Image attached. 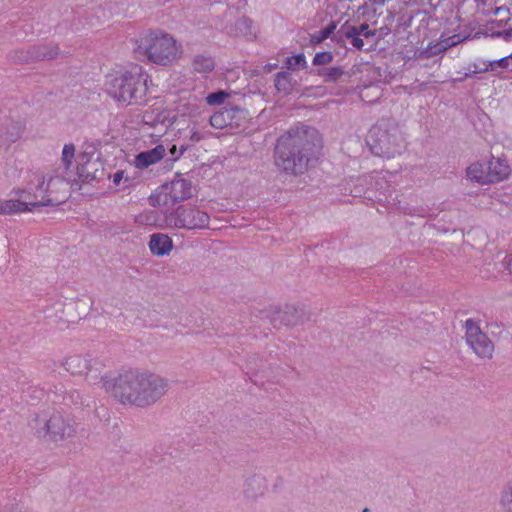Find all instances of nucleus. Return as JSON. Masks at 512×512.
<instances>
[{
  "mask_svg": "<svg viewBox=\"0 0 512 512\" xmlns=\"http://www.w3.org/2000/svg\"><path fill=\"white\" fill-rule=\"evenodd\" d=\"M193 70L200 74H209L215 69V60L207 54H197L192 60Z\"/></svg>",
  "mask_w": 512,
  "mask_h": 512,
  "instance_id": "412c9836",
  "label": "nucleus"
},
{
  "mask_svg": "<svg viewBox=\"0 0 512 512\" xmlns=\"http://www.w3.org/2000/svg\"><path fill=\"white\" fill-rule=\"evenodd\" d=\"M75 152H76V149H75L74 144H72V143L65 144L62 148V153H61V162H62L63 167L50 169V170H47L44 172L37 173V174H45V173H50V172H56L58 175H60L63 178L64 185L61 186V188L57 194V199H58L57 203L61 202V196H62L61 194L67 186L66 174L70 171V168L72 167V164H73V161L75 158Z\"/></svg>",
  "mask_w": 512,
  "mask_h": 512,
  "instance_id": "2eb2a0df",
  "label": "nucleus"
},
{
  "mask_svg": "<svg viewBox=\"0 0 512 512\" xmlns=\"http://www.w3.org/2000/svg\"><path fill=\"white\" fill-rule=\"evenodd\" d=\"M134 50L147 63L159 67L176 66L185 55L181 41L161 28L148 29L140 34L135 40Z\"/></svg>",
  "mask_w": 512,
  "mask_h": 512,
  "instance_id": "20e7f679",
  "label": "nucleus"
},
{
  "mask_svg": "<svg viewBox=\"0 0 512 512\" xmlns=\"http://www.w3.org/2000/svg\"><path fill=\"white\" fill-rule=\"evenodd\" d=\"M186 151V147H181L180 150H179V153L177 154V157H180L181 155H183V153Z\"/></svg>",
  "mask_w": 512,
  "mask_h": 512,
  "instance_id": "4c0bfd02",
  "label": "nucleus"
},
{
  "mask_svg": "<svg viewBox=\"0 0 512 512\" xmlns=\"http://www.w3.org/2000/svg\"><path fill=\"white\" fill-rule=\"evenodd\" d=\"M330 31L329 30H324L322 32V36L318 39V40H323L325 39L328 35H329Z\"/></svg>",
  "mask_w": 512,
  "mask_h": 512,
  "instance_id": "e433bc0d",
  "label": "nucleus"
},
{
  "mask_svg": "<svg viewBox=\"0 0 512 512\" xmlns=\"http://www.w3.org/2000/svg\"><path fill=\"white\" fill-rule=\"evenodd\" d=\"M286 66L291 70L304 69L306 67L305 55L303 53H299L297 55L287 57Z\"/></svg>",
  "mask_w": 512,
  "mask_h": 512,
  "instance_id": "bb28decb",
  "label": "nucleus"
},
{
  "mask_svg": "<svg viewBox=\"0 0 512 512\" xmlns=\"http://www.w3.org/2000/svg\"><path fill=\"white\" fill-rule=\"evenodd\" d=\"M191 195V183L185 179L178 178L160 186L150 196V202L153 206L172 207L176 203L190 198Z\"/></svg>",
  "mask_w": 512,
  "mask_h": 512,
  "instance_id": "9b49d317",
  "label": "nucleus"
},
{
  "mask_svg": "<svg viewBox=\"0 0 512 512\" xmlns=\"http://www.w3.org/2000/svg\"><path fill=\"white\" fill-rule=\"evenodd\" d=\"M505 269L506 271L512 275V254L508 255L505 260Z\"/></svg>",
  "mask_w": 512,
  "mask_h": 512,
  "instance_id": "473e14b6",
  "label": "nucleus"
},
{
  "mask_svg": "<svg viewBox=\"0 0 512 512\" xmlns=\"http://www.w3.org/2000/svg\"><path fill=\"white\" fill-rule=\"evenodd\" d=\"M149 74L142 66L133 65L113 71L105 77V90L116 101L126 105L141 104L148 93Z\"/></svg>",
  "mask_w": 512,
  "mask_h": 512,
  "instance_id": "39448f33",
  "label": "nucleus"
},
{
  "mask_svg": "<svg viewBox=\"0 0 512 512\" xmlns=\"http://www.w3.org/2000/svg\"><path fill=\"white\" fill-rule=\"evenodd\" d=\"M460 41L461 40L459 39L458 36H453V37H450L447 39L440 40L433 47L429 46L428 49L426 50V54H427V56H431V55H434L437 53H441V52L447 50L448 48L456 45Z\"/></svg>",
  "mask_w": 512,
  "mask_h": 512,
  "instance_id": "5701e85b",
  "label": "nucleus"
},
{
  "mask_svg": "<svg viewBox=\"0 0 512 512\" xmlns=\"http://www.w3.org/2000/svg\"><path fill=\"white\" fill-rule=\"evenodd\" d=\"M333 60V56L330 52H318L316 53L313 64L314 65H324L329 64Z\"/></svg>",
  "mask_w": 512,
  "mask_h": 512,
  "instance_id": "c85d7f7f",
  "label": "nucleus"
},
{
  "mask_svg": "<svg viewBox=\"0 0 512 512\" xmlns=\"http://www.w3.org/2000/svg\"><path fill=\"white\" fill-rule=\"evenodd\" d=\"M466 341L473 352L480 358L490 359L494 353V344L489 337L482 332L478 323L473 320L465 322Z\"/></svg>",
  "mask_w": 512,
  "mask_h": 512,
  "instance_id": "ddd939ff",
  "label": "nucleus"
},
{
  "mask_svg": "<svg viewBox=\"0 0 512 512\" xmlns=\"http://www.w3.org/2000/svg\"><path fill=\"white\" fill-rule=\"evenodd\" d=\"M275 87L280 92L289 93V91L292 88L291 81H290V75L285 72H280V73L276 74Z\"/></svg>",
  "mask_w": 512,
  "mask_h": 512,
  "instance_id": "b1692460",
  "label": "nucleus"
},
{
  "mask_svg": "<svg viewBox=\"0 0 512 512\" xmlns=\"http://www.w3.org/2000/svg\"><path fill=\"white\" fill-rule=\"evenodd\" d=\"M511 168L505 159L490 157L487 160H477L466 168L467 178L479 184H493L508 179Z\"/></svg>",
  "mask_w": 512,
  "mask_h": 512,
  "instance_id": "9d476101",
  "label": "nucleus"
},
{
  "mask_svg": "<svg viewBox=\"0 0 512 512\" xmlns=\"http://www.w3.org/2000/svg\"><path fill=\"white\" fill-rule=\"evenodd\" d=\"M165 155V147L163 145H158L151 150L137 154L134 159V166L140 170L146 169L161 161Z\"/></svg>",
  "mask_w": 512,
  "mask_h": 512,
  "instance_id": "dca6fc26",
  "label": "nucleus"
},
{
  "mask_svg": "<svg viewBox=\"0 0 512 512\" xmlns=\"http://www.w3.org/2000/svg\"><path fill=\"white\" fill-rule=\"evenodd\" d=\"M149 249L155 256H165L172 251L173 242L168 235L155 233L150 237Z\"/></svg>",
  "mask_w": 512,
  "mask_h": 512,
  "instance_id": "6ab92c4d",
  "label": "nucleus"
},
{
  "mask_svg": "<svg viewBox=\"0 0 512 512\" xmlns=\"http://www.w3.org/2000/svg\"><path fill=\"white\" fill-rule=\"evenodd\" d=\"M117 187L126 188L132 183V178L124 170H118L109 177Z\"/></svg>",
  "mask_w": 512,
  "mask_h": 512,
  "instance_id": "a878e982",
  "label": "nucleus"
},
{
  "mask_svg": "<svg viewBox=\"0 0 512 512\" xmlns=\"http://www.w3.org/2000/svg\"><path fill=\"white\" fill-rule=\"evenodd\" d=\"M165 220L169 227L194 230L208 228L210 217L205 211L198 208L181 207L169 213Z\"/></svg>",
  "mask_w": 512,
  "mask_h": 512,
  "instance_id": "f8f14e48",
  "label": "nucleus"
},
{
  "mask_svg": "<svg viewBox=\"0 0 512 512\" xmlns=\"http://www.w3.org/2000/svg\"><path fill=\"white\" fill-rule=\"evenodd\" d=\"M366 143L374 155L388 159L400 155L406 147L398 123L389 118L381 119L371 126Z\"/></svg>",
  "mask_w": 512,
  "mask_h": 512,
  "instance_id": "423d86ee",
  "label": "nucleus"
},
{
  "mask_svg": "<svg viewBox=\"0 0 512 512\" xmlns=\"http://www.w3.org/2000/svg\"><path fill=\"white\" fill-rule=\"evenodd\" d=\"M237 24L244 28H251V22L245 18L238 20Z\"/></svg>",
  "mask_w": 512,
  "mask_h": 512,
  "instance_id": "72a5a7b5",
  "label": "nucleus"
},
{
  "mask_svg": "<svg viewBox=\"0 0 512 512\" xmlns=\"http://www.w3.org/2000/svg\"><path fill=\"white\" fill-rule=\"evenodd\" d=\"M262 318L275 329H292L304 325L310 319L305 306L297 302H278L266 305L260 311Z\"/></svg>",
  "mask_w": 512,
  "mask_h": 512,
  "instance_id": "6e6552de",
  "label": "nucleus"
},
{
  "mask_svg": "<svg viewBox=\"0 0 512 512\" xmlns=\"http://www.w3.org/2000/svg\"><path fill=\"white\" fill-rule=\"evenodd\" d=\"M58 367L74 377H81L89 385L102 389L108 370L105 363L90 354H71L57 362Z\"/></svg>",
  "mask_w": 512,
  "mask_h": 512,
  "instance_id": "0eeeda50",
  "label": "nucleus"
},
{
  "mask_svg": "<svg viewBox=\"0 0 512 512\" xmlns=\"http://www.w3.org/2000/svg\"><path fill=\"white\" fill-rule=\"evenodd\" d=\"M341 75H342V70L340 68L332 67L326 72L325 77H326V80H328V81H334L337 78H339Z\"/></svg>",
  "mask_w": 512,
  "mask_h": 512,
  "instance_id": "7c9ffc66",
  "label": "nucleus"
},
{
  "mask_svg": "<svg viewBox=\"0 0 512 512\" xmlns=\"http://www.w3.org/2000/svg\"><path fill=\"white\" fill-rule=\"evenodd\" d=\"M498 505L503 512H512V478L503 486L499 494Z\"/></svg>",
  "mask_w": 512,
  "mask_h": 512,
  "instance_id": "4be33fe9",
  "label": "nucleus"
},
{
  "mask_svg": "<svg viewBox=\"0 0 512 512\" xmlns=\"http://www.w3.org/2000/svg\"><path fill=\"white\" fill-rule=\"evenodd\" d=\"M375 33L369 30L367 24H361L358 28H351L347 32V37L351 39L354 47L361 49L366 44H373Z\"/></svg>",
  "mask_w": 512,
  "mask_h": 512,
  "instance_id": "a211bd4d",
  "label": "nucleus"
},
{
  "mask_svg": "<svg viewBox=\"0 0 512 512\" xmlns=\"http://www.w3.org/2000/svg\"><path fill=\"white\" fill-rule=\"evenodd\" d=\"M170 153L171 155L174 157V159H177V154L179 153V151L177 150V147L176 145H173L172 148L170 149Z\"/></svg>",
  "mask_w": 512,
  "mask_h": 512,
  "instance_id": "c9c22d12",
  "label": "nucleus"
},
{
  "mask_svg": "<svg viewBox=\"0 0 512 512\" xmlns=\"http://www.w3.org/2000/svg\"><path fill=\"white\" fill-rule=\"evenodd\" d=\"M90 309L91 303L88 299L74 300L66 305V312L73 322L85 318Z\"/></svg>",
  "mask_w": 512,
  "mask_h": 512,
  "instance_id": "aec40b11",
  "label": "nucleus"
},
{
  "mask_svg": "<svg viewBox=\"0 0 512 512\" xmlns=\"http://www.w3.org/2000/svg\"><path fill=\"white\" fill-rule=\"evenodd\" d=\"M60 49L56 44H42L28 49H19L11 53L10 57L16 62H31L40 60H51L56 58Z\"/></svg>",
  "mask_w": 512,
  "mask_h": 512,
  "instance_id": "4468645a",
  "label": "nucleus"
},
{
  "mask_svg": "<svg viewBox=\"0 0 512 512\" xmlns=\"http://www.w3.org/2000/svg\"><path fill=\"white\" fill-rule=\"evenodd\" d=\"M230 122V115L228 112H217L210 117V124L217 129L226 127Z\"/></svg>",
  "mask_w": 512,
  "mask_h": 512,
  "instance_id": "393cba45",
  "label": "nucleus"
},
{
  "mask_svg": "<svg viewBox=\"0 0 512 512\" xmlns=\"http://www.w3.org/2000/svg\"><path fill=\"white\" fill-rule=\"evenodd\" d=\"M498 13H500V8H497L496 11H495V15H497Z\"/></svg>",
  "mask_w": 512,
  "mask_h": 512,
  "instance_id": "58836bf2",
  "label": "nucleus"
},
{
  "mask_svg": "<svg viewBox=\"0 0 512 512\" xmlns=\"http://www.w3.org/2000/svg\"><path fill=\"white\" fill-rule=\"evenodd\" d=\"M190 139L192 141L198 142L202 139V135L199 132L194 131V132H192Z\"/></svg>",
  "mask_w": 512,
  "mask_h": 512,
  "instance_id": "f704fd0d",
  "label": "nucleus"
},
{
  "mask_svg": "<svg viewBox=\"0 0 512 512\" xmlns=\"http://www.w3.org/2000/svg\"><path fill=\"white\" fill-rule=\"evenodd\" d=\"M101 390L123 407L146 409L167 394L169 381L150 370L129 367L115 375L108 371Z\"/></svg>",
  "mask_w": 512,
  "mask_h": 512,
  "instance_id": "f257e3e1",
  "label": "nucleus"
},
{
  "mask_svg": "<svg viewBox=\"0 0 512 512\" xmlns=\"http://www.w3.org/2000/svg\"><path fill=\"white\" fill-rule=\"evenodd\" d=\"M510 65H512L511 60L508 56H505L498 60H492L489 61L488 67L484 69V71H487L488 69L494 70L496 66H501L503 68H508Z\"/></svg>",
  "mask_w": 512,
  "mask_h": 512,
  "instance_id": "c756f323",
  "label": "nucleus"
},
{
  "mask_svg": "<svg viewBox=\"0 0 512 512\" xmlns=\"http://www.w3.org/2000/svg\"><path fill=\"white\" fill-rule=\"evenodd\" d=\"M319 132L310 127H297L282 135L276 145L275 164L288 174H301L322 151Z\"/></svg>",
  "mask_w": 512,
  "mask_h": 512,
  "instance_id": "f03ea898",
  "label": "nucleus"
},
{
  "mask_svg": "<svg viewBox=\"0 0 512 512\" xmlns=\"http://www.w3.org/2000/svg\"><path fill=\"white\" fill-rule=\"evenodd\" d=\"M493 36L502 37L505 40H508L509 38L512 37V28L509 30L497 32V33L493 34Z\"/></svg>",
  "mask_w": 512,
  "mask_h": 512,
  "instance_id": "2f4dec72",
  "label": "nucleus"
},
{
  "mask_svg": "<svg viewBox=\"0 0 512 512\" xmlns=\"http://www.w3.org/2000/svg\"><path fill=\"white\" fill-rule=\"evenodd\" d=\"M74 420L60 411L44 414L36 419V435L48 443L59 444L75 437Z\"/></svg>",
  "mask_w": 512,
  "mask_h": 512,
  "instance_id": "1a4fd4ad",
  "label": "nucleus"
},
{
  "mask_svg": "<svg viewBox=\"0 0 512 512\" xmlns=\"http://www.w3.org/2000/svg\"><path fill=\"white\" fill-rule=\"evenodd\" d=\"M266 479L262 475H252L243 484V495L248 500H256L266 492Z\"/></svg>",
  "mask_w": 512,
  "mask_h": 512,
  "instance_id": "f3484780",
  "label": "nucleus"
},
{
  "mask_svg": "<svg viewBox=\"0 0 512 512\" xmlns=\"http://www.w3.org/2000/svg\"><path fill=\"white\" fill-rule=\"evenodd\" d=\"M363 512H368V509H367V508H366V509H364V510H363Z\"/></svg>",
  "mask_w": 512,
  "mask_h": 512,
  "instance_id": "ea45409f",
  "label": "nucleus"
},
{
  "mask_svg": "<svg viewBox=\"0 0 512 512\" xmlns=\"http://www.w3.org/2000/svg\"><path fill=\"white\" fill-rule=\"evenodd\" d=\"M229 96L228 93L225 91H219L216 93L209 94L206 97V101L209 105H219L224 102L225 99H227Z\"/></svg>",
  "mask_w": 512,
  "mask_h": 512,
  "instance_id": "cd10ccee",
  "label": "nucleus"
},
{
  "mask_svg": "<svg viewBox=\"0 0 512 512\" xmlns=\"http://www.w3.org/2000/svg\"><path fill=\"white\" fill-rule=\"evenodd\" d=\"M64 185L56 172L32 174L24 189L15 191L16 199H0V214L31 212L36 208L57 204V194Z\"/></svg>",
  "mask_w": 512,
  "mask_h": 512,
  "instance_id": "7ed1b4c3",
  "label": "nucleus"
}]
</instances>
